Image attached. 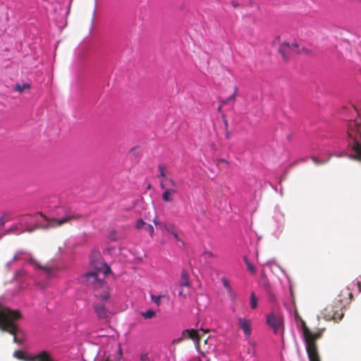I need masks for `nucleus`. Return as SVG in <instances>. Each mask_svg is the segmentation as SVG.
<instances>
[{"label":"nucleus","mask_w":361,"mask_h":361,"mask_svg":"<svg viewBox=\"0 0 361 361\" xmlns=\"http://www.w3.org/2000/svg\"><path fill=\"white\" fill-rule=\"evenodd\" d=\"M111 273V267L104 262L100 252L92 251V286L95 298L102 300L109 298L110 293L105 278Z\"/></svg>","instance_id":"1"},{"label":"nucleus","mask_w":361,"mask_h":361,"mask_svg":"<svg viewBox=\"0 0 361 361\" xmlns=\"http://www.w3.org/2000/svg\"><path fill=\"white\" fill-rule=\"evenodd\" d=\"M22 315L20 311L0 305L1 331L14 334L16 331V322L20 319Z\"/></svg>","instance_id":"2"},{"label":"nucleus","mask_w":361,"mask_h":361,"mask_svg":"<svg viewBox=\"0 0 361 361\" xmlns=\"http://www.w3.org/2000/svg\"><path fill=\"white\" fill-rule=\"evenodd\" d=\"M348 135L352 139L351 156L361 161V122L358 120L350 121L348 128Z\"/></svg>","instance_id":"3"},{"label":"nucleus","mask_w":361,"mask_h":361,"mask_svg":"<svg viewBox=\"0 0 361 361\" xmlns=\"http://www.w3.org/2000/svg\"><path fill=\"white\" fill-rule=\"evenodd\" d=\"M322 330H319L314 333L310 330V334L304 336L306 343V350L310 361H321L316 341L322 337Z\"/></svg>","instance_id":"4"},{"label":"nucleus","mask_w":361,"mask_h":361,"mask_svg":"<svg viewBox=\"0 0 361 361\" xmlns=\"http://www.w3.org/2000/svg\"><path fill=\"white\" fill-rule=\"evenodd\" d=\"M160 188L164 190L161 198L165 202H173L175 196L178 193V185L173 178H167L160 182Z\"/></svg>","instance_id":"5"},{"label":"nucleus","mask_w":361,"mask_h":361,"mask_svg":"<svg viewBox=\"0 0 361 361\" xmlns=\"http://www.w3.org/2000/svg\"><path fill=\"white\" fill-rule=\"evenodd\" d=\"M80 217L79 215H75L71 213L66 212L64 216H59L56 218L47 219V225L44 226L46 228H56L66 224L71 223L73 220L78 219Z\"/></svg>","instance_id":"6"},{"label":"nucleus","mask_w":361,"mask_h":361,"mask_svg":"<svg viewBox=\"0 0 361 361\" xmlns=\"http://www.w3.org/2000/svg\"><path fill=\"white\" fill-rule=\"evenodd\" d=\"M14 356L25 361H55L51 355V353L47 350L39 351L38 353L29 357H25L24 352L22 350H16L14 352Z\"/></svg>","instance_id":"7"},{"label":"nucleus","mask_w":361,"mask_h":361,"mask_svg":"<svg viewBox=\"0 0 361 361\" xmlns=\"http://www.w3.org/2000/svg\"><path fill=\"white\" fill-rule=\"evenodd\" d=\"M302 51H305V49L303 47L300 48L296 43L290 44L287 42H283L279 49V52L286 61L294 54L300 53Z\"/></svg>","instance_id":"8"},{"label":"nucleus","mask_w":361,"mask_h":361,"mask_svg":"<svg viewBox=\"0 0 361 361\" xmlns=\"http://www.w3.org/2000/svg\"><path fill=\"white\" fill-rule=\"evenodd\" d=\"M343 306L340 304L338 305H328L324 309L323 315L326 320H334L338 322L341 320L344 314L342 311Z\"/></svg>","instance_id":"9"},{"label":"nucleus","mask_w":361,"mask_h":361,"mask_svg":"<svg viewBox=\"0 0 361 361\" xmlns=\"http://www.w3.org/2000/svg\"><path fill=\"white\" fill-rule=\"evenodd\" d=\"M267 324L272 328L275 334L283 331V319L281 316H276L274 313L267 315Z\"/></svg>","instance_id":"10"},{"label":"nucleus","mask_w":361,"mask_h":361,"mask_svg":"<svg viewBox=\"0 0 361 361\" xmlns=\"http://www.w3.org/2000/svg\"><path fill=\"white\" fill-rule=\"evenodd\" d=\"M110 298L106 300H102L101 298H96L94 304V311L99 319H107L109 317V311L106 309V305L109 301Z\"/></svg>","instance_id":"11"},{"label":"nucleus","mask_w":361,"mask_h":361,"mask_svg":"<svg viewBox=\"0 0 361 361\" xmlns=\"http://www.w3.org/2000/svg\"><path fill=\"white\" fill-rule=\"evenodd\" d=\"M353 298V293L347 287L343 288L338 295V302L341 306L345 307L349 304Z\"/></svg>","instance_id":"12"},{"label":"nucleus","mask_w":361,"mask_h":361,"mask_svg":"<svg viewBox=\"0 0 361 361\" xmlns=\"http://www.w3.org/2000/svg\"><path fill=\"white\" fill-rule=\"evenodd\" d=\"M182 338L183 339H191L196 343V345L198 347L199 343L202 338L197 331L195 329H185L182 333Z\"/></svg>","instance_id":"13"},{"label":"nucleus","mask_w":361,"mask_h":361,"mask_svg":"<svg viewBox=\"0 0 361 361\" xmlns=\"http://www.w3.org/2000/svg\"><path fill=\"white\" fill-rule=\"evenodd\" d=\"M238 325L244 333L246 338H248L252 334V322L245 318H238Z\"/></svg>","instance_id":"14"},{"label":"nucleus","mask_w":361,"mask_h":361,"mask_svg":"<svg viewBox=\"0 0 361 361\" xmlns=\"http://www.w3.org/2000/svg\"><path fill=\"white\" fill-rule=\"evenodd\" d=\"M35 267L44 271L47 277H51L56 271V267L54 265H42L37 261H33Z\"/></svg>","instance_id":"15"},{"label":"nucleus","mask_w":361,"mask_h":361,"mask_svg":"<svg viewBox=\"0 0 361 361\" xmlns=\"http://www.w3.org/2000/svg\"><path fill=\"white\" fill-rule=\"evenodd\" d=\"M190 286H191V283L190 281L188 272L187 270L183 269V270H182L181 274H180V281L178 283V287L179 288H183V287L190 288Z\"/></svg>","instance_id":"16"},{"label":"nucleus","mask_w":361,"mask_h":361,"mask_svg":"<svg viewBox=\"0 0 361 361\" xmlns=\"http://www.w3.org/2000/svg\"><path fill=\"white\" fill-rule=\"evenodd\" d=\"M166 168L164 164H159L158 171H159V175L158 176L159 178H161V181H166L167 178H171V177H167L166 175Z\"/></svg>","instance_id":"17"},{"label":"nucleus","mask_w":361,"mask_h":361,"mask_svg":"<svg viewBox=\"0 0 361 361\" xmlns=\"http://www.w3.org/2000/svg\"><path fill=\"white\" fill-rule=\"evenodd\" d=\"M221 281L223 283V285L224 288L226 289L227 293L232 297L235 298V293L231 288V286L229 284L228 281L225 277L221 278Z\"/></svg>","instance_id":"18"},{"label":"nucleus","mask_w":361,"mask_h":361,"mask_svg":"<svg viewBox=\"0 0 361 361\" xmlns=\"http://www.w3.org/2000/svg\"><path fill=\"white\" fill-rule=\"evenodd\" d=\"M30 88V85L29 83H23V85H20L17 83L15 85L13 90L16 92H22L25 90H28Z\"/></svg>","instance_id":"19"},{"label":"nucleus","mask_w":361,"mask_h":361,"mask_svg":"<svg viewBox=\"0 0 361 361\" xmlns=\"http://www.w3.org/2000/svg\"><path fill=\"white\" fill-rule=\"evenodd\" d=\"M107 238L111 241H117L122 239V236L119 235L116 230L111 231Z\"/></svg>","instance_id":"20"},{"label":"nucleus","mask_w":361,"mask_h":361,"mask_svg":"<svg viewBox=\"0 0 361 361\" xmlns=\"http://www.w3.org/2000/svg\"><path fill=\"white\" fill-rule=\"evenodd\" d=\"M165 230L173 235V236L174 237V238L176 240H179V238H178V233L176 232V228H175V226L174 225H169V226H165Z\"/></svg>","instance_id":"21"},{"label":"nucleus","mask_w":361,"mask_h":361,"mask_svg":"<svg viewBox=\"0 0 361 361\" xmlns=\"http://www.w3.org/2000/svg\"><path fill=\"white\" fill-rule=\"evenodd\" d=\"M257 303H258V300L257 298V297L255 296V294L254 292H252L251 294H250V307L252 309H256L257 307Z\"/></svg>","instance_id":"22"},{"label":"nucleus","mask_w":361,"mask_h":361,"mask_svg":"<svg viewBox=\"0 0 361 361\" xmlns=\"http://www.w3.org/2000/svg\"><path fill=\"white\" fill-rule=\"evenodd\" d=\"M141 315L145 319H152V317H154L155 316V312L152 310H149L146 312H142Z\"/></svg>","instance_id":"23"},{"label":"nucleus","mask_w":361,"mask_h":361,"mask_svg":"<svg viewBox=\"0 0 361 361\" xmlns=\"http://www.w3.org/2000/svg\"><path fill=\"white\" fill-rule=\"evenodd\" d=\"M300 323H301V326H302V330L303 335L304 336L307 335V334L309 335L310 329L307 326L305 322L302 319H300Z\"/></svg>","instance_id":"24"},{"label":"nucleus","mask_w":361,"mask_h":361,"mask_svg":"<svg viewBox=\"0 0 361 361\" xmlns=\"http://www.w3.org/2000/svg\"><path fill=\"white\" fill-rule=\"evenodd\" d=\"M145 226H146V223L142 219H140L136 222L135 228L140 230L144 228Z\"/></svg>","instance_id":"25"},{"label":"nucleus","mask_w":361,"mask_h":361,"mask_svg":"<svg viewBox=\"0 0 361 361\" xmlns=\"http://www.w3.org/2000/svg\"><path fill=\"white\" fill-rule=\"evenodd\" d=\"M245 260V262L247 265V269L252 272V273H255V267L253 264H252L250 262H248L246 259H244Z\"/></svg>","instance_id":"26"},{"label":"nucleus","mask_w":361,"mask_h":361,"mask_svg":"<svg viewBox=\"0 0 361 361\" xmlns=\"http://www.w3.org/2000/svg\"><path fill=\"white\" fill-rule=\"evenodd\" d=\"M237 92H238V87L235 86V87H234L233 93L229 97H228V100H230L231 102H234L235 101V99L237 97Z\"/></svg>","instance_id":"27"},{"label":"nucleus","mask_w":361,"mask_h":361,"mask_svg":"<svg viewBox=\"0 0 361 361\" xmlns=\"http://www.w3.org/2000/svg\"><path fill=\"white\" fill-rule=\"evenodd\" d=\"M329 159H330V157H329L328 159H326L325 161H319L317 157H312V160L313 161L314 164L317 166L326 163L329 160Z\"/></svg>","instance_id":"28"},{"label":"nucleus","mask_w":361,"mask_h":361,"mask_svg":"<svg viewBox=\"0 0 361 361\" xmlns=\"http://www.w3.org/2000/svg\"><path fill=\"white\" fill-rule=\"evenodd\" d=\"M144 229L147 231L151 236L153 235L154 228L152 225L146 224V226H145Z\"/></svg>","instance_id":"29"},{"label":"nucleus","mask_w":361,"mask_h":361,"mask_svg":"<svg viewBox=\"0 0 361 361\" xmlns=\"http://www.w3.org/2000/svg\"><path fill=\"white\" fill-rule=\"evenodd\" d=\"M152 298V300L157 305H160V302H161V296L159 295V296H154V295H152L151 296Z\"/></svg>","instance_id":"30"},{"label":"nucleus","mask_w":361,"mask_h":361,"mask_svg":"<svg viewBox=\"0 0 361 361\" xmlns=\"http://www.w3.org/2000/svg\"><path fill=\"white\" fill-rule=\"evenodd\" d=\"M250 345H252V349L248 350V353L252 354V356L255 355V343L254 342H250Z\"/></svg>","instance_id":"31"},{"label":"nucleus","mask_w":361,"mask_h":361,"mask_svg":"<svg viewBox=\"0 0 361 361\" xmlns=\"http://www.w3.org/2000/svg\"><path fill=\"white\" fill-rule=\"evenodd\" d=\"M202 255L204 256L205 258H213V257H215V255L212 252H209V251L204 252Z\"/></svg>","instance_id":"32"},{"label":"nucleus","mask_w":361,"mask_h":361,"mask_svg":"<svg viewBox=\"0 0 361 361\" xmlns=\"http://www.w3.org/2000/svg\"><path fill=\"white\" fill-rule=\"evenodd\" d=\"M180 288V290L178 292V295L180 297L185 298L187 297V293H185V291L183 290V288Z\"/></svg>","instance_id":"33"},{"label":"nucleus","mask_w":361,"mask_h":361,"mask_svg":"<svg viewBox=\"0 0 361 361\" xmlns=\"http://www.w3.org/2000/svg\"><path fill=\"white\" fill-rule=\"evenodd\" d=\"M121 356H122V350H121V345H118V349L117 360H120V359L121 358Z\"/></svg>","instance_id":"34"},{"label":"nucleus","mask_w":361,"mask_h":361,"mask_svg":"<svg viewBox=\"0 0 361 361\" xmlns=\"http://www.w3.org/2000/svg\"><path fill=\"white\" fill-rule=\"evenodd\" d=\"M16 333H15L14 334H12V335L13 336V341H14L15 343H18V339H17V338H16V334H17V332H18V326H17V324H16Z\"/></svg>","instance_id":"35"},{"label":"nucleus","mask_w":361,"mask_h":361,"mask_svg":"<svg viewBox=\"0 0 361 361\" xmlns=\"http://www.w3.org/2000/svg\"><path fill=\"white\" fill-rule=\"evenodd\" d=\"M153 222L155 225H157V226H162V223L159 221H158V219L157 217L156 216L155 218H154L153 219Z\"/></svg>","instance_id":"36"},{"label":"nucleus","mask_w":361,"mask_h":361,"mask_svg":"<svg viewBox=\"0 0 361 361\" xmlns=\"http://www.w3.org/2000/svg\"><path fill=\"white\" fill-rule=\"evenodd\" d=\"M225 137L227 139H229L231 137V133L228 131V130H225Z\"/></svg>","instance_id":"37"},{"label":"nucleus","mask_w":361,"mask_h":361,"mask_svg":"<svg viewBox=\"0 0 361 361\" xmlns=\"http://www.w3.org/2000/svg\"><path fill=\"white\" fill-rule=\"evenodd\" d=\"M224 118V126H225V130H227L228 128V121L224 118V117H223Z\"/></svg>","instance_id":"38"},{"label":"nucleus","mask_w":361,"mask_h":361,"mask_svg":"<svg viewBox=\"0 0 361 361\" xmlns=\"http://www.w3.org/2000/svg\"><path fill=\"white\" fill-rule=\"evenodd\" d=\"M221 104H222V105H224V104H229V103L231 102V101H230V100H228V98H227L226 99L223 100V101H221Z\"/></svg>","instance_id":"39"},{"label":"nucleus","mask_w":361,"mask_h":361,"mask_svg":"<svg viewBox=\"0 0 361 361\" xmlns=\"http://www.w3.org/2000/svg\"><path fill=\"white\" fill-rule=\"evenodd\" d=\"M221 104H222V105H224V104H229V103L231 102V101H230V100H228V98H227L226 99L223 100V101H221Z\"/></svg>","instance_id":"40"},{"label":"nucleus","mask_w":361,"mask_h":361,"mask_svg":"<svg viewBox=\"0 0 361 361\" xmlns=\"http://www.w3.org/2000/svg\"><path fill=\"white\" fill-rule=\"evenodd\" d=\"M147 359H148V357H147V355H145V354H144V355H142L140 356V360H141L142 361H145V360H147Z\"/></svg>","instance_id":"41"},{"label":"nucleus","mask_w":361,"mask_h":361,"mask_svg":"<svg viewBox=\"0 0 361 361\" xmlns=\"http://www.w3.org/2000/svg\"><path fill=\"white\" fill-rule=\"evenodd\" d=\"M95 361H112V360H111L109 357H106L102 360H99V358L96 357Z\"/></svg>","instance_id":"42"},{"label":"nucleus","mask_w":361,"mask_h":361,"mask_svg":"<svg viewBox=\"0 0 361 361\" xmlns=\"http://www.w3.org/2000/svg\"><path fill=\"white\" fill-rule=\"evenodd\" d=\"M295 319L299 320L300 322V319H302V318L299 316L298 312H295Z\"/></svg>","instance_id":"43"},{"label":"nucleus","mask_w":361,"mask_h":361,"mask_svg":"<svg viewBox=\"0 0 361 361\" xmlns=\"http://www.w3.org/2000/svg\"><path fill=\"white\" fill-rule=\"evenodd\" d=\"M161 230H165V226H167L166 224H162V226H159Z\"/></svg>","instance_id":"44"},{"label":"nucleus","mask_w":361,"mask_h":361,"mask_svg":"<svg viewBox=\"0 0 361 361\" xmlns=\"http://www.w3.org/2000/svg\"><path fill=\"white\" fill-rule=\"evenodd\" d=\"M357 286H358V288L360 290V291L361 290V282L360 281H357Z\"/></svg>","instance_id":"45"},{"label":"nucleus","mask_w":361,"mask_h":361,"mask_svg":"<svg viewBox=\"0 0 361 361\" xmlns=\"http://www.w3.org/2000/svg\"><path fill=\"white\" fill-rule=\"evenodd\" d=\"M219 161L223 162V163L228 164V161H227L226 159H221L219 160Z\"/></svg>","instance_id":"46"},{"label":"nucleus","mask_w":361,"mask_h":361,"mask_svg":"<svg viewBox=\"0 0 361 361\" xmlns=\"http://www.w3.org/2000/svg\"><path fill=\"white\" fill-rule=\"evenodd\" d=\"M90 276V272H87L85 274V277L88 279Z\"/></svg>","instance_id":"47"},{"label":"nucleus","mask_w":361,"mask_h":361,"mask_svg":"<svg viewBox=\"0 0 361 361\" xmlns=\"http://www.w3.org/2000/svg\"><path fill=\"white\" fill-rule=\"evenodd\" d=\"M279 39H280V37H277L276 38V40H279Z\"/></svg>","instance_id":"48"},{"label":"nucleus","mask_w":361,"mask_h":361,"mask_svg":"<svg viewBox=\"0 0 361 361\" xmlns=\"http://www.w3.org/2000/svg\"><path fill=\"white\" fill-rule=\"evenodd\" d=\"M221 106H220L219 107L218 111H220V110H221Z\"/></svg>","instance_id":"49"},{"label":"nucleus","mask_w":361,"mask_h":361,"mask_svg":"<svg viewBox=\"0 0 361 361\" xmlns=\"http://www.w3.org/2000/svg\"><path fill=\"white\" fill-rule=\"evenodd\" d=\"M16 259H17V257L15 256L13 260H16Z\"/></svg>","instance_id":"50"}]
</instances>
